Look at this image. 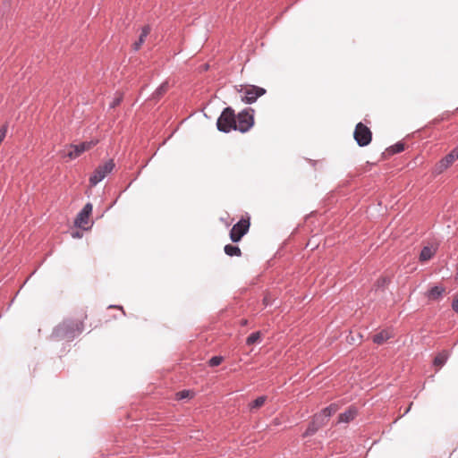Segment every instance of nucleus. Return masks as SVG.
I'll use <instances>...</instances> for the list:
<instances>
[{
	"instance_id": "obj_1",
	"label": "nucleus",
	"mask_w": 458,
	"mask_h": 458,
	"mask_svg": "<svg viewBox=\"0 0 458 458\" xmlns=\"http://www.w3.org/2000/svg\"><path fill=\"white\" fill-rule=\"evenodd\" d=\"M87 318L85 314H81L79 318L65 319L58 325L53 335L57 339L70 341L79 335L84 330V320Z\"/></svg>"
},
{
	"instance_id": "obj_2",
	"label": "nucleus",
	"mask_w": 458,
	"mask_h": 458,
	"mask_svg": "<svg viewBox=\"0 0 458 458\" xmlns=\"http://www.w3.org/2000/svg\"><path fill=\"white\" fill-rule=\"evenodd\" d=\"M237 90L241 94L242 100L247 104L254 103L258 98L266 93L265 89L254 85H240Z\"/></svg>"
},
{
	"instance_id": "obj_3",
	"label": "nucleus",
	"mask_w": 458,
	"mask_h": 458,
	"mask_svg": "<svg viewBox=\"0 0 458 458\" xmlns=\"http://www.w3.org/2000/svg\"><path fill=\"white\" fill-rule=\"evenodd\" d=\"M98 143V140H91L89 141L81 142L77 145L71 144L68 146V151H61L60 155L62 157H67L69 159L72 160L80 157L83 152L91 149Z\"/></svg>"
},
{
	"instance_id": "obj_4",
	"label": "nucleus",
	"mask_w": 458,
	"mask_h": 458,
	"mask_svg": "<svg viewBox=\"0 0 458 458\" xmlns=\"http://www.w3.org/2000/svg\"><path fill=\"white\" fill-rule=\"evenodd\" d=\"M216 125L217 129L224 132H229L232 129L235 130L236 116L233 110L226 107L219 116Z\"/></svg>"
},
{
	"instance_id": "obj_5",
	"label": "nucleus",
	"mask_w": 458,
	"mask_h": 458,
	"mask_svg": "<svg viewBox=\"0 0 458 458\" xmlns=\"http://www.w3.org/2000/svg\"><path fill=\"white\" fill-rule=\"evenodd\" d=\"M114 162L113 159H109L103 165H98L92 175L89 177L90 186H96L98 182L106 178L114 168Z\"/></svg>"
},
{
	"instance_id": "obj_6",
	"label": "nucleus",
	"mask_w": 458,
	"mask_h": 458,
	"mask_svg": "<svg viewBox=\"0 0 458 458\" xmlns=\"http://www.w3.org/2000/svg\"><path fill=\"white\" fill-rule=\"evenodd\" d=\"M254 110L251 108L240 112L236 117L235 130L241 132L248 131L254 124Z\"/></svg>"
},
{
	"instance_id": "obj_7",
	"label": "nucleus",
	"mask_w": 458,
	"mask_h": 458,
	"mask_svg": "<svg viewBox=\"0 0 458 458\" xmlns=\"http://www.w3.org/2000/svg\"><path fill=\"white\" fill-rule=\"evenodd\" d=\"M353 136L358 145L360 147H365L369 145L372 140L371 131L368 126H366L362 123H359L356 125Z\"/></svg>"
},
{
	"instance_id": "obj_8",
	"label": "nucleus",
	"mask_w": 458,
	"mask_h": 458,
	"mask_svg": "<svg viewBox=\"0 0 458 458\" xmlns=\"http://www.w3.org/2000/svg\"><path fill=\"white\" fill-rule=\"evenodd\" d=\"M250 225L249 218H242L237 224H235L230 231V239L232 242H240L242 236L248 233Z\"/></svg>"
},
{
	"instance_id": "obj_9",
	"label": "nucleus",
	"mask_w": 458,
	"mask_h": 458,
	"mask_svg": "<svg viewBox=\"0 0 458 458\" xmlns=\"http://www.w3.org/2000/svg\"><path fill=\"white\" fill-rule=\"evenodd\" d=\"M458 159V146L443 157L435 166V173L442 174Z\"/></svg>"
},
{
	"instance_id": "obj_10",
	"label": "nucleus",
	"mask_w": 458,
	"mask_h": 458,
	"mask_svg": "<svg viewBox=\"0 0 458 458\" xmlns=\"http://www.w3.org/2000/svg\"><path fill=\"white\" fill-rule=\"evenodd\" d=\"M92 205L90 203H87L82 210L78 214L75 219V225L87 230L89 228V218L92 213Z\"/></svg>"
},
{
	"instance_id": "obj_11",
	"label": "nucleus",
	"mask_w": 458,
	"mask_h": 458,
	"mask_svg": "<svg viewBox=\"0 0 458 458\" xmlns=\"http://www.w3.org/2000/svg\"><path fill=\"white\" fill-rule=\"evenodd\" d=\"M323 415H315L313 420L309 425L306 429L304 436H311L313 435L318 428L325 425Z\"/></svg>"
},
{
	"instance_id": "obj_12",
	"label": "nucleus",
	"mask_w": 458,
	"mask_h": 458,
	"mask_svg": "<svg viewBox=\"0 0 458 458\" xmlns=\"http://www.w3.org/2000/svg\"><path fill=\"white\" fill-rule=\"evenodd\" d=\"M437 246L435 245H428L425 246L420 254V262H426L428 261L437 252Z\"/></svg>"
},
{
	"instance_id": "obj_13",
	"label": "nucleus",
	"mask_w": 458,
	"mask_h": 458,
	"mask_svg": "<svg viewBox=\"0 0 458 458\" xmlns=\"http://www.w3.org/2000/svg\"><path fill=\"white\" fill-rule=\"evenodd\" d=\"M357 415V409L353 406L349 407L344 412L341 413L338 422L348 423L352 421Z\"/></svg>"
},
{
	"instance_id": "obj_14",
	"label": "nucleus",
	"mask_w": 458,
	"mask_h": 458,
	"mask_svg": "<svg viewBox=\"0 0 458 458\" xmlns=\"http://www.w3.org/2000/svg\"><path fill=\"white\" fill-rule=\"evenodd\" d=\"M151 31V28L149 25H146L142 28L141 30V33L140 35V38H139V40L136 41L133 45H132V48L137 51L140 48L141 45L145 42V39L148 36V34L150 33Z\"/></svg>"
},
{
	"instance_id": "obj_15",
	"label": "nucleus",
	"mask_w": 458,
	"mask_h": 458,
	"mask_svg": "<svg viewBox=\"0 0 458 458\" xmlns=\"http://www.w3.org/2000/svg\"><path fill=\"white\" fill-rule=\"evenodd\" d=\"M449 357V353L448 352L446 351H442L441 352H439L434 359L433 360V365L437 368H441L442 366L445 365V363L446 362L447 359Z\"/></svg>"
},
{
	"instance_id": "obj_16",
	"label": "nucleus",
	"mask_w": 458,
	"mask_h": 458,
	"mask_svg": "<svg viewBox=\"0 0 458 458\" xmlns=\"http://www.w3.org/2000/svg\"><path fill=\"white\" fill-rule=\"evenodd\" d=\"M338 409H339L338 405L335 403H333V404H330L328 407L325 408L318 415H323L324 421H325V423H327V421L328 420V418L331 415L335 414L338 411Z\"/></svg>"
},
{
	"instance_id": "obj_17",
	"label": "nucleus",
	"mask_w": 458,
	"mask_h": 458,
	"mask_svg": "<svg viewBox=\"0 0 458 458\" xmlns=\"http://www.w3.org/2000/svg\"><path fill=\"white\" fill-rule=\"evenodd\" d=\"M392 337V335L389 331L383 330L378 334L375 335L373 337V342L377 344H384L386 340Z\"/></svg>"
},
{
	"instance_id": "obj_18",
	"label": "nucleus",
	"mask_w": 458,
	"mask_h": 458,
	"mask_svg": "<svg viewBox=\"0 0 458 458\" xmlns=\"http://www.w3.org/2000/svg\"><path fill=\"white\" fill-rule=\"evenodd\" d=\"M444 291V288L434 286L428 292L427 296L429 300L435 301L442 295Z\"/></svg>"
},
{
	"instance_id": "obj_19",
	"label": "nucleus",
	"mask_w": 458,
	"mask_h": 458,
	"mask_svg": "<svg viewBox=\"0 0 458 458\" xmlns=\"http://www.w3.org/2000/svg\"><path fill=\"white\" fill-rule=\"evenodd\" d=\"M224 250H225V254L230 257H233V256L240 257L242 255V251L238 246L227 244L225 246Z\"/></svg>"
},
{
	"instance_id": "obj_20",
	"label": "nucleus",
	"mask_w": 458,
	"mask_h": 458,
	"mask_svg": "<svg viewBox=\"0 0 458 458\" xmlns=\"http://www.w3.org/2000/svg\"><path fill=\"white\" fill-rule=\"evenodd\" d=\"M266 401H267L266 396L258 397L256 400H254L252 403H250L249 404L250 410L253 411V410H257V409L262 407L265 404Z\"/></svg>"
},
{
	"instance_id": "obj_21",
	"label": "nucleus",
	"mask_w": 458,
	"mask_h": 458,
	"mask_svg": "<svg viewBox=\"0 0 458 458\" xmlns=\"http://www.w3.org/2000/svg\"><path fill=\"white\" fill-rule=\"evenodd\" d=\"M260 338H261V334L260 332H255V333H252L251 335H250L246 340V344L248 345H252L254 344H257L260 341Z\"/></svg>"
},
{
	"instance_id": "obj_22",
	"label": "nucleus",
	"mask_w": 458,
	"mask_h": 458,
	"mask_svg": "<svg viewBox=\"0 0 458 458\" xmlns=\"http://www.w3.org/2000/svg\"><path fill=\"white\" fill-rule=\"evenodd\" d=\"M403 149H404V145L403 143H397V144L390 147L389 148H387V151L390 154H396V153L402 152Z\"/></svg>"
},
{
	"instance_id": "obj_23",
	"label": "nucleus",
	"mask_w": 458,
	"mask_h": 458,
	"mask_svg": "<svg viewBox=\"0 0 458 458\" xmlns=\"http://www.w3.org/2000/svg\"><path fill=\"white\" fill-rule=\"evenodd\" d=\"M193 396V393L189 390H182L176 394L177 400H182L184 398H191Z\"/></svg>"
},
{
	"instance_id": "obj_24",
	"label": "nucleus",
	"mask_w": 458,
	"mask_h": 458,
	"mask_svg": "<svg viewBox=\"0 0 458 458\" xmlns=\"http://www.w3.org/2000/svg\"><path fill=\"white\" fill-rule=\"evenodd\" d=\"M223 360L221 356H214L208 360V365L210 367H216L222 363Z\"/></svg>"
},
{
	"instance_id": "obj_25",
	"label": "nucleus",
	"mask_w": 458,
	"mask_h": 458,
	"mask_svg": "<svg viewBox=\"0 0 458 458\" xmlns=\"http://www.w3.org/2000/svg\"><path fill=\"white\" fill-rule=\"evenodd\" d=\"M166 89H167V82H165L157 88V89L156 90V95L161 96L166 91Z\"/></svg>"
},
{
	"instance_id": "obj_26",
	"label": "nucleus",
	"mask_w": 458,
	"mask_h": 458,
	"mask_svg": "<svg viewBox=\"0 0 458 458\" xmlns=\"http://www.w3.org/2000/svg\"><path fill=\"white\" fill-rule=\"evenodd\" d=\"M6 132H7V128H6V126H3V127L0 129V144L2 143V141L4 140V139L5 138Z\"/></svg>"
},
{
	"instance_id": "obj_27",
	"label": "nucleus",
	"mask_w": 458,
	"mask_h": 458,
	"mask_svg": "<svg viewBox=\"0 0 458 458\" xmlns=\"http://www.w3.org/2000/svg\"><path fill=\"white\" fill-rule=\"evenodd\" d=\"M452 306L454 310L458 313V294L455 296Z\"/></svg>"
},
{
	"instance_id": "obj_28",
	"label": "nucleus",
	"mask_w": 458,
	"mask_h": 458,
	"mask_svg": "<svg viewBox=\"0 0 458 458\" xmlns=\"http://www.w3.org/2000/svg\"><path fill=\"white\" fill-rule=\"evenodd\" d=\"M121 101H122V98H115V99L113 101V103H112L111 106H112V107H115L116 106H118V105L121 103Z\"/></svg>"
},
{
	"instance_id": "obj_29",
	"label": "nucleus",
	"mask_w": 458,
	"mask_h": 458,
	"mask_svg": "<svg viewBox=\"0 0 458 458\" xmlns=\"http://www.w3.org/2000/svg\"><path fill=\"white\" fill-rule=\"evenodd\" d=\"M72 236L73 238H81V233L80 232H74V233H72Z\"/></svg>"
},
{
	"instance_id": "obj_30",
	"label": "nucleus",
	"mask_w": 458,
	"mask_h": 458,
	"mask_svg": "<svg viewBox=\"0 0 458 458\" xmlns=\"http://www.w3.org/2000/svg\"><path fill=\"white\" fill-rule=\"evenodd\" d=\"M241 324H242V326H245V325L247 324V320H246V319H242V322H241Z\"/></svg>"
},
{
	"instance_id": "obj_31",
	"label": "nucleus",
	"mask_w": 458,
	"mask_h": 458,
	"mask_svg": "<svg viewBox=\"0 0 458 458\" xmlns=\"http://www.w3.org/2000/svg\"><path fill=\"white\" fill-rule=\"evenodd\" d=\"M455 281L458 283V272H457V275L455 276Z\"/></svg>"
}]
</instances>
